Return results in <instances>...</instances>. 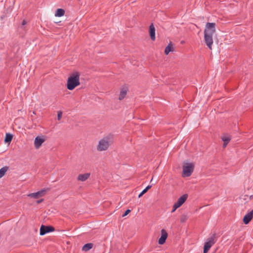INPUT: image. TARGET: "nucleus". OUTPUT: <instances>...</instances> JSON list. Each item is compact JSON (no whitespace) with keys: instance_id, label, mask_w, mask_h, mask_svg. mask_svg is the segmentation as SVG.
<instances>
[{"instance_id":"f257e3e1","label":"nucleus","mask_w":253,"mask_h":253,"mask_svg":"<svg viewBox=\"0 0 253 253\" xmlns=\"http://www.w3.org/2000/svg\"><path fill=\"white\" fill-rule=\"evenodd\" d=\"M215 23H207L205 26L204 31V40L206 45L210 49H212V45L213 44L212 36L216 31Z\"/></svg>"},{"instance_id":"f03ea898","label":"nucleus","mask_w":253,"mask_h":253,"mask_svg":"<svg viewBox=\"0 0 253 253\" xmlns=\"http://www.w3.org/2000/svg\"><path fill=\"white\" fill-rule=\"evenodd\" d=\"M80 76L78 72H75L70 76L67 82V87L69 90H72L80 84Z\"/></svg>"},{"instance_id":"7ed1b4c3","label":"nucleus","mask_w":253,"mask_h":253,"mask_svg":"<svg viewBox=\"0 0 253 253\" xmlns=\"http://www.w3.org/2000/svg\"><path fill=\"white\" fill-rule=\"evenodd\" d=\"M112 143L111 137L107 136L101 139L96 146L98 151L101 152L108 150Z\"/></svg>"},{"instance_id":"20e7f679","label":"nucleus","mask_w":253,"mask_h":253,"mask_svg":"<svg viewBox=\"0 0 253 253\" xmlns=\"http://www.w3.org/2000/svg\"><path fill=\"white\" fill-rule=\"evenodd\" d=\"M194 167L195 165L193 163H184L182 165V177H185L190 176L193 172Z\"/></svg>"},{"instance_id":"39448f33","label":"nucleus","mask_w":253,"mask_h":253,"mask_svg":"<svg viewBox=\"0 0 253 253\" xmlns=\"http://www.w3.org/2000/svg\"><path fill=\"white\" fill-rule=\"evenodd\" d=\"M46 140V136L44 135L38 136L34 140V146L36 149H39L42 143Z\"/></svg>"},{"instance_id":"423d86ee","label":"nucleus","mask_w":253,"mask_h":253,"mask_svg":"<svg viewBox=\"0 0 253 253\" xmlns=\"http://www.w3.org/2000/svg\"><path fill=\"white\" fill-rule=\"evenodd\" d=\"M48 190V189H42L37 192L29 194L28 195V196L35 199H38L44 196Z\"/></svg>"},{"instance_id":"0eeeda50","label":"nucleus","mask_w":253,"mask_h":253,"mask_svg":"<svg viewBox=\"0 0 253 253\" xmlns=\"http://www.w3.org/2000/svg\"><path fill=\"white\" fill-rule=\"evenodd\" d=\"M53 231H54V228L52 226L42 225L40 228V235L42 236Z\"/></svg>"},{"instance_id":"6e6552de","label":"nucleus","mask_w":253,"mask_h":253,"mask_svg":"<svg viewBox=\"0 0 253 253\" xmlns=\"http://www.w3.org/2000/svg\"><path fill=\"white\" fill-rule=\"evenodd\" d=\"M214 243V237H212L208 242L205 243L204 248V253H207Z\"/></svg>"},{"instance_id":"1a4fd4ad","label":"nucleus","mask_w":253,"mask_h":253,"mask_svg":"<svg viewBox=\"0 0 253 253\" xmlns=\"http://www.w3.org/2000/svg\"><path fill=\"white\" fill-rule=\"evenodd\" d=\"M161 237L159 239L158 243L160 245H163L165 242L166 239L168 238V233L167 231L165 229H162L161 231Z\"/></svg>"},{"instance_id":"9d476101","label":"nucleus","mask_w":253,"mask_h":253,"mask_svg":"<svg viewBox=\"0 0 253 253\" xmlns=\"http://www.w3.org/2000/svg\"><path fill=\"white\" fill-rule=\"evenodd\" d=\"M128 90V87L126 85L123 86L121 88L119 97V99L120 100H123L125 97L127 93Z\"/></svg>"},{"instance_id":"9b49d317","label":"nucleus","mask_w":253,"mask_h":253,"mask_svg":"<svg viewBox=\"0 0 253 253\" xmlns=\"http://www.w3.org/2000/svg\"><path fill=\"white\" fill-rule=\"evenodd\" d=\"M187 198V194H184L179 198L177 200V201L175 203V204L176 205V206H175L176 208H179L186 201Z\"/></svg>"},{"instance_id":"f8f14e48","label":"nucleus","mask_w":253,"mask_h":253,"mask_svg":"<svg viewBox=\"0 0 253 253\" xmlns=\"http://www.w3.org/2000/svg\"><path fill=\"white\" fill-rule=\"evenodd\" d=\"M253 216V210L249 213L245 215L243 218V222L245 224H248L252 220Z\"/></svg>"},{"instance_id":"ddd939ff","label":"nucleus","mask_w":253,"mask_h":253,"mask_svg":"<svg viewBox=\"0 0 253 253\" xmlns=\"http://www.w3.org/2000/svg\"><path fill=\"white\" fill-rule=\"evenodd\" d=\"M149 34L152 40H155V28L153 24H152L149 27Z\"/></svg>"},{"instance_id":"4468645a","label":"nucleus","mask_w":253,"mask_h":253,"mask_svg":"<svg viewBox=\"0 0 253 253\" xmlns=\"http://www.w3.org/2000/svg\"><path fill=\"white\" fill-rule=\"evenodd\" d=\"M90 176L89 173H85L84 174H80L78 175L77 179L79 181H84L88 178Z\"/></svg>"},{"instance_id":"2eb2a0df","label":"nucleus","mask_w":253,"mask_h":253,"mask_svg":"<svg viewBox=\"0 0 253 253\" xmlns=\"http://www.w3.org/2000/svg\"><path fill=\"white\" fill-rule=\"evenodd\" d=\"M65 14V10L62 8L57 9L55 13V16L56 17H61L63 16Z\"/></svg>"},{"instance_id":"dca6fc26","label":"nucleus","mask_w":253,"mask_h":253,"mask_svg":"<svg viewBox=\"0 0 253 253\" xmlns=\"http://www.w3.org/2000/svg\"><path fill=\"white\" fill-rule=\"evenodd\" d=\"M93 247L92 243H88L85 244L82 248V250L84 252H87L90 250Z\"/></svg>"},{"instance_id":"f3484780","label":"nucleus","mask_w":253,"mask_h":253,"mask_svg":"<svg viewBox=\"0 0 253 253\" xmlns=\"http://www.w3.org/2000/svg\"><path fill=\"white\" fill-rule=\"evenodd\" d=\"M173 47L172 46V44L169 43L165 48V53L166 55H168L169 52L172 51L173 50Z\"/></svg>"},{"instance_id":"a211bd4d","label":"nucleus","mask_w":253,"mask_h":253,"mask_svg":"<svg viewBox=\"0 0 253 253\" xmlns=\"http://www.w3.org/2000/svg\"><path fill=\"white\" fill-rule=\"evenodd\" d=\"M12 137H13V136L12 134H6V136H5V139H4V141L5 143H9L12 140Z\"/></svg>"},{"instance_id":"6ab92c4d","label":"nucleus","mask_w":253,"mask_h":253,"mask_svg":"<svg viewBox=\"0 0 253 253\" xmlns=\"http://www.w3.org/2000/svg\"><path fill=\"white\" fill-rule=\"evenodd\" d=\"M222 139L224 141L223 147H225L231 139L228 136H223L222 137Z\"/></svg>"},{"instance_id":"aec40b11","label":"nucleus","mask_w":253,"mask_h":253,"mask_svg":"<svg viewBox=\"0 0 253 253\" xmlns=\"http://www.w3.org/2000/svg\"><path fill=\"white\" fill-rule=\"evenodd\" d=\"M8 169L7 167H3L0 169V178H1L5 173Z\"/></svg>"},{"instance_id":"412c9836","label":"nucleus","mask_w":253,"mask_h":253,"mask_svg":"<svg viewBox=\"0 0 253 253\" xmlns=\"http://www.w3.org/2000/svg\"><path fill=\"white\" fill-rule=\"evenodd\" d=\"M151 185H148L138 195V197L140 198L141 196H142L143 195H144L145 193L147 192V191L151 188Z\"/></svg>"},{"instance_id":"4be33fe9","label":"nucleus","mask_w":253,"mask_h":253,"mask_svg":"<svg viewBox=\"0 0 253 253\" xmlns=\"http://www.w3.org/2000/svg\"><path fill=\"white\" fill-rule=\"evenodd\" d=\"M188 218V216L186 214H182L180 217V222L181 223L185 222Z\"/></svg>"},{"instance_id":"5701e85b","label":"nucleus","mask_w":253,"mask_h":253,"mask_svg":"<svg viewBox=\"0 0 253 253\" xmlns=\"http://www.w3.org/2000/svg\"><path fill=\"white\" fill-rule=\"evenodd\" d=\"M62 116V112L61 111H58L57 112V118L58 120H60Z\"/></svg>"},{"instance_id":"b1692460","label":"nucleus","mask_w":253,"mask_h":253,"mask_svg":"<svg viewBox=\"0 0 253 253\" xmlns=\"http://www.w3.org/2000/svg\"><path fill=\"white\" fill-rule=\"evenodd\" d=\"M130 210H127L122 215V216L123 217H125L126 216V215H127L128 213H129L130 212Z\"/></svg>"},{"instance_id":"393cba45","label":"nucleus","mask_w":253,"mask_h":253,"mask_svg":"<svg viewBox=\"0 0 253 253\" xmlns=\"http://www.w3.org/2000/svg\"><path fill=\"white\" fill-rule=\"evenodd\" d=\"M176 205H175V204L173 205V209L171 211L172 212H174L178 208H176Z\"/></svg>"},{"instance_id":"a878e982","label":"nucleus","mask_w":253,"mask_h":253,"mask_svg":"<svg viewBox=\"0 0 253 253\" xmlns=\"http://www.w3.org/2000/svg\"><path fill=\"white\" fill-rule=\"evenodd\" d=\"M42 201H43V199H41L40 200L37 201V204H40V203H41Z\"/></svg>"},{"instance_id":"bb28decb","label":"nucleus","mask_w":253,"mask_h":253,"mask_svg":"<svg viewBox=\"0 0 253 253\" xmlns=\"http://www.w3.org/2000/svg\"><path fill=\"white\" fill-rule=\"evenodd\" d=\"M26 23H27L26 21L25 20H24L23 21V22H22V25H25Z\"/></svg>"},{"instance_id":"cd10ccee","label":"nucleus","mask_w":253,"mask_h":253,"mask_svg":"<svg viewBox=\"0 0 253 253\" xmlns=\"http://www.w3.org/2000/svg\"><path fill=\"white\" fill-rule=\"evenodd\" d=\"M152 180H153V178L151 179L150 182H151L152 181Z\"/></svg>"}]
</instances>
